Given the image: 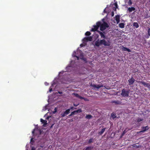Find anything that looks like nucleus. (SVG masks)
I'll return each instance as SVG.
<instances>
[{
    "label": "nucleus",
    "instance_id": "obj_1",
    "mask_svg": "<svg viewBox=\"0 0 150 150\" xmlns=\"http://www.w3.org/2000/svg\"><path fill=\"white\" fill-rule=\"evenodd\" d=\"M100 26V30L101 31L105 30L108 27V25L106 23L104 22L101 24L100 22H98L97 23L96 25L93 26L94 28H92L91 31H97Z\"/></svg>",
    "mask_w": 150,
    "mask_h": 150
},
{
    "label": "nucleus",
    "instance_id": "obj_2",
    "mask_svg": "<svg viewBox=\"0 0 150 150\" xmlns=\"http://www.w3.org/2000/svg\"><path fill=\"white\" fill-rule=\"evenodd\" d=\"M72 56L73 57H76L77 60H78L79 57H80L81 59H83L84 61L86 60V59L83 58V54L81 51L79 50V49H77L76 52L75 51L74 52Z\"/></svg>",
    "mask_w": 150,
    "mask_h": 150
},
{
    "label": "nucleus",
    "instance_id": "obj_3",
    "mask_svg": "<svg viewBox=\"0 0 150 150\" xmlns=\"http://www.w3.org/2000/svg\"><path fill=\"white\" fill-rule=\"evenodd\" d=\"M129 93V90H127L125 89H123L122 90L121 95L123 97H128Z\"/></svg>",
    "mask_w": 150,
    "mask_h": 150
},
{
    "label": "nucleus",
    "instance_id": "obj_4",
    "mask_svg": "<svg viewBox=\"0 0 150 150\" xmlns=\"http://www.w3.org/2000/svg\"><path fill=\"white\" fill-rule=\"evenodd\" d=\"M73 63H74V62L72 61L70 64L66 67V70L68 72L71 71L72 68L74 67V65L72 64Z\"/></svg>",
    "mask_w": 150,
    "mask_h": 150
},
{
    "label": "nucleus",
    "instance_id": "obj_5",
    "mask_svg": "<svg viewBox=\"0 0 150 150\" xmlns=\"http://www.w3.org/2000/svg\"><path fill=\"white\" fill-rule=\"evenodd\" d=\"M101 45H103L105 46H109L110 45V43L109 41H106L104 39L100 40Z\"/></svg>",
    "mask_w": 150,
    "mask_h": 150
},
{
    "label": "nucleus",
    "instance_id": "obj_6",
    "mask_svg": "<svg viewBox=\"0 0 150 150\" xmlns=\"http://www.w3.org/2000/svg\"><path fill=\"white\" fill-rule=\"evenodd\" d=\"M92 39V38L91 36L88 37H85L82 40L83 43L87 42L88 41H91Z\"/></svg>",
    "mask_w": 150,
    "mask_h": 150
},
{
    "label": "nucleus",
    "instance_id": "obj_7",
    "mask_svg": "<svg viewBox=\"0 0 150 150\" xmlns=\"http://www.w3.org/2000/svg\"><path fill=\"white\" fill-rule=\"evenodd\" d=\"M91 86L93 87L95 89H98L100 88L103 86V85L102 84L96 85L94 84H91Z\"/></svg>",
    "mask_w": 150,
    "mask_h": 150
},
{
    "label": "nucleus",
    "instance_id": "obj_8",
    "mask_svg": "<svg viewBox=\"0 0 150 150\" xmlns=\"http://www.w3.org/2000/svg\"><path fill=\"white\" fill-rule=\"evenodd\" d=\"M138 82L141 83L145 87H147L148 88H150V85H149V83H146L143 81H139Z\"/></svg>",
    "mask_w": 150,
    "mask_h": 150
},
{
    "label": "nucleus",
    "instance_id": "obj_9",
    "mask_svg": "<svg viewBox=\"0 0 150 150\" xmlns=\"http://www.w3.org/2000/svg\"><path fill=\"white\" fill-rule=\"evenodd\" d=\"M70 109H69L66 110L64 113L61 114L62 117H64L66 115L68 114L70 112Z\"/></svg>",
    "mask_w": 150,
    "mask_h": 150
},
{
    "label": "nucleus",
    "instance_id": "obj_10",
    "mask_svg": "<svg viewBox=\"0 0 150 150\" xmlns=\"http://www.w3.org/2000/svg\"><path fill=\"white\" fill-rule=\"evenodd\" d=\"M56 83L55 82V81H53V83L52 84L51 86L50 87L49 90V91L50 92H51L52 91V88L53 86H55V87H56L57 86V85H56Z\"/></svg>",
    "mask_w": 150,
    "mask_h": 150
},
{
    "label": "nucleus",
    "instance_id": "obj_11",
    "mask_svg": "<svg viewBox=\"0 0 150 150\" xmlns=\"http://www.w3.org/2000/svg\"><path fill=\"white\" fill-rule=\"evenodd\" d=\"M142 130L138 132V133H140L141 132H144L145 131L148 130L149 129V127L148 126L144 127H142Z\"/></svg>",
    "mask_w": 150,
    "mask_h": 150
},
{
    "label": "nucleus",
    "instance_id": "obj_12",
    "mask_svg": "<svg viewBox=\"0 0 150 150\" xmlns=\"http://www.w3.org/2000/svg\"><path fill=\"white\" fill-rule=\"evenodd\" d=\"M128 81L129 85H132L135 81V80L132 77L131 79H129Z\"/></svg>",
    "mask_w": 150,
    "mask_h": 150
},
{
    "label": "nucleus",
    "instance_id": "obj_13",
    "mask_svg": "<svg viewBox=\"0 0 150 150\" xmlns=\"http://www.w3.org/2000/svg\"><path fill=\"white\" fill-rule=\"evenodd\" d=\"M115 20L117 24L119 23L120 21V16L117 15L115 16Z\"/></svg>",
    "mask_w": 150,
    "mask_h": 150
},
{
    "label": "nucleus",
    "instance_id": "obj_14",
    "mask_svg": "<svg viewBox=\"0 0 150 150\" xmlns=\"http://www.w3.org/2000/svg\"><path fill=\"white\" fill-rule=\"evenodd\" d=\"M40 121L43 124V126H45L47 124V121L46 120H44L42 119H40Z\"/></svg>",
    "mask_w": 150,
    "mask_h": 150
},
{
    "label": "nucleus",
    "instance_id": "obj_15",
    "mask_svg": "<svg viewBox=\"0 0 150 150\" xmlns=\"http://www.w3.org/2000/svg\"><path fill=\"white\" fill-rule=\"evenodd\" d=\"M101 45V44L100 40L99 41L98 40L96 41L95 43V45L97 47H99L100 45Z\"/></svg>",
    "mask_w": 150,
    "mask_h": 150
},
{
    "label": "nucleus",
    "instance_id": "obj_16",
    "mask_svg": "<svg viewBox=\"0 0 150 150\" xmlns=\"http://www.w3.org/2000/svg\"><path fill=\"white\" fill-rule=\"evenodd\" d=\"M122 50L123 51H127L128 52H131V50L128 49V48H127L126 47H122Z\"/></svg>",
    "mask_w": 150,
    "mask_h": 150
},
{
    "label": "nucleus",
    "instance_id": "obj_17",
    "mask_svg": "<svg viewBox=\"0 0 150 150\" xmlns=\"http://www.w3.org/2000/svg\"><path fill=\"white\" fill-rule=\"evenodd\" d=\"M98 32L100 34V35L101 36V38H105V35L103 34V33L100 31H98Z\"/></svg>",
    "mask_w": 150,
    "mask_h": 150
},
{
    "label": "nucleus",
    "instance_id": "obj_18",
    "mask_svg": "<svg viewBox=\"0 0 150 150\" xmlns=\"http://www.w3.org/2000/svg\"><path fill=\"white\" fill-rule=\"evenodd\" d=\"M135 10V8L133 7H129L128 8V11L130 12H132V11H134Z\"/></svg>",
    "mask_w": 150,
    "mask_h": 150
},
{
    "label": "nucleus",
    "instance_id": "obj_19",
    "mask_svg": "<svg viewBox=\"0 0 150 150\" xmlns=\"http://www.w3.org/2000/svg\"><path fill=\"white\" fill-rule=\"evenodd\" d=\"M113 103H114L116 104H120L121 103V102L118 100L113 101L112 102Z\"/></svg>",
    "mask_w": 150,
    "mask_h": 150
},
{
    "label": "nucleus",
    "instance_id": "obj_20",
    "mask_svg": "<svg viewBox=\"0 0 150 150\" xmlns=\"http://www.w3.org/2000/svg\"><path fill=\"white\" fill-rule=\"evenodd\" d=\"M133 25L134 27H135L136 28H137L139 27V25L138 23L136 22H134L133 24Z\"/></svg>",
    "mask_w": 150,
    "mask_h": 150
},
{
    "label": "nucleus",
    "instance_id": "obj_21",
    "mask_svg": "<svg viewBox=\"0 0 150 150\" xmlns=\"http://www.w3.org/2000/svg\"><path fill=\"white\" fill-rule=\"evenodd\" d=\"M93 148V146H90L86 147L85 150H91Z\"/></svg>",
    "mask_w": 150,
    "mask_h": 150
},
{
    "label": "nucleus",
    "instance_id": "obj_22",
    "mask_svg": "<svg viewBox=\"0 0 150 150\" xmlns=\"http://www.w3.org/2000/svg\"><path fill=\"white\" fill-rule=\"evenodd\" d=\"M119 27L121 28H123L124 27V24L123 23H121L119 24Z\"/></svg>",
    "mask_w": 150,
    "mask_h": 150
},
{
    "label": "nucleus",
    "instance_id": "obj_23",
    "mask_svg": "<svg viewBox=\"0 0 150 150\" xmlns=\"http://www.w3.org/2000/svg\"><path fill=\"white\" fill-rule=\"evenodd\" d=\"M105 128H104L103 129L101 130L99 132V133L101 134H102L105 131Z\"/></svg>",
    "mask_w": 150,
    "mask_h": 150
},
{
    "label": "nucleus",
    "instance_id": "obj_24",
    "mask_svg": "<svg viewBox=\"0 0 150 150\" xmlns=\"http://www.w3.org/2000/svg\"><path fill=\"white\" fill-rule=\"evenodd\" d=\"M92 117V116L91 115H88L86 116V118L88 119H90Z\"/></svg>",
    "mask_w": 150,
    "mask_h": 150
},
{
    "label": "nucleus",
    "instance_id": "obj_25",
    "mask_svg": "<svg viewBox=\"0 0 150 150\" xmlns=\"http://www.w3.org/2000/svg\"><path fill=\"white\" fill-rule=\"evenodd\" d=\"M79 110L74 111L73 112H72L71 113V115H74V114L75 113V112L78 113V112L79 111Z\"/></svg>",
    "mask_w": 150,
    "mask_h": 150
},
{
    "label": "nucleus",
    "instance_id": "obj_26",
    "mask_svg": "<svg viewBox=\"0 0 150 150\" xmlns=\"http://www.w3.org/2000/svg\"><path fill=\"white\" fill-rule=\"evenodd\" d=\"M90 34V32L88 31L86 32L85 34L86 35H89Z\"/></svg>",
    "mask_w": 150,
    "mask_h": 150
},
{
    "label": "nucleus",
    "instance_id": "obj_27",
    "mask_svg": "<svg viewBox=\"0 0 150 150\" xmlns=\"http://www.w3.org/2000/svg\"><path fill=\"white\" fill-rule=\"evenodd\" d=\"M143 120V119L139 118L137 119V122H139L141 121H142Z\"/></svg>",
    "mask_w": 150,
    "mask_h": 150
},
{
    "label": "nucleus",
    "instance_id": "obj_28",
    "mask_svg": "<svg viewBox=\"0 0 150 150\" xmlns=\"http://www.w3.org/2000/svg\"><path fill=\"white\" fill-rule=\"evenodd\" d=\"M47 107L48 105H46L42 109L43 110H45L47 109H48L47 108Z\"/></svg>",
    "mask_w": 150,
    "mask_h": 150
},
{
    "label": "nucleus",
    "instance_id": "obj_29",
    "mask_svg": "<svg viewBox=\"0 0 150 150\" xmlns=\"http://www.w3.org/2000/svg\"><path fill=\"white\" fill-rule=\"evenodd\" d=\"M111 116L113 118H114L116 117L115 114L114 113H112L111 114Z\"/></svg>",
    "mask_w": 150,
    "mask_h": 150
},
{
    "label": "nucleus",
    "instance_id": "obj_30",
    "mask_svg": "<svg viewBox=\"0 0 150 150\" xmlns=\"http://www.w3.org/2000/svg\"><path fill=\"white\" fill-rule=\"evenodd\" d=\"M128 3L129 5H131V4H132V2L131 1V0H129L128 2Z\"/></svg>",
    "mask_w": 150,
    "mask_h": 150
},
{
    "label": "nucleus",
    "instance_id": "obj_31",
    "mask_svg": "<svg viewBox=\"0 0 150 150\" xmlns=\"http://www.w3.org/2000/svg\"><path fill=\"white\" fill-rule=\"evenodd\" d=\"M127 131H126V130H125L122 133L121 137L122 136H123L124 135V134Z\"/></svg>",
    "mask_w": 150,
    "mask_h": 150
},
{
    "label": "nucleus",
    "instance_id": "obj_32",
    "mask_svg": "<svg viewBox=\"0 0 150 150\" xmlns=\"http://www.w3.org/2000/svg\"><path fill=\"white\" fill-rule=\"evenodd\" d=\"M93 141V139H90L88 141V144H90L91 142H92Z\"/></svg>",
    "mask_w": 150,
    "mask_h": 150
},
{
    "label": "nucleus",
    "instance_id": "obj_33",
    "mask_svg": "<svg viewBox=\"0 0 150 150\" xmlns=\"http://www.w3.org/2000/svg\"><path fill=\"white\" fill-rule=\"evenodd\" d=\"M65 72L62 71L61 72H60L59 74V76H61L62 74H63L64 73H65Z\"/></svg>",
    "mask_w": 150,
    "mask_h": 150
},
{
    "label": "nucleus",
    "instance_id": "obj_34",
    "mask_svg": "<svg viewBox=\"0 0 150 150\" xmlns=\"http://www.w3.org/2000/svg\"><path fill=\"white\" fill-rule=\"evenodd\" d=\"M61 82L62 83H68V82L67 81H66L65 82L63 81H61Z\"/></svg>",
    "mask_w": 150,
    "mask_h": 150
},
{
    "label": "nucleus",
    "instance_id": "obj_35",
    "mask_svg": "<svg viewBox=\"0 0 150 150\" xmlns=\"http://www.w3.org/2000/svg\"><path fill=\"white\" fill-rule=\"evenodd\" d=\"M75 96L76 97L79 98L80 97V96L78 94H75Z\"/></svg>",
    "mask_w": 150,
    "mask_h": 150
},
{
    "label": "nucleus",
    "instance_id": "obj_36",
    "mask_svg": "<svg viewBox=\"0 0 150 150\" xmlns=\"http://www.w3.org/2000/svg\"><path fill=\"white\" fill-rule=\"evenodd\" d=\"M57 111V109L56 108H55L54 109V112H53V113H54Z\"/></svg>",
    "mask_w": 150,
    "mask_h": 150
},
{
    "label": "nucleus",
    "instance_id": "obj_37",
    "mask_svg": "<svg viewBox=\"0 0 150 150\" xmlns=\"http://www.w3.org/2000/svg\"><path fill=\"white\" fill-rule=\"evenodd\" d=\"M148 33L149 35H150V28H149V30H148Z\"/></svg>",
    "mask_w": 150,
    "mask_h": 150
},
{
    "label": "nucleus",
    "instance_id": "obj_38",
    "mask_svg": "<svg viewBox=\"0 0 150 150\" xmlns=\"http://www.w3.org/2000/svg\"><path fill=\"white\" fill-rule=\"evenodd\" d=\"M35 149H36L34 147H32L31 148V150H35Z\"/></svg>",
    "mask_w": 150,
    "mask_h": 150
},
{
    "label": "nucleus",
    "instance_id": "obj_39",
    "mask_svg": "<svg viewBox=\"0 0 150 150\" xmlns=\"http://www.w3.org/2000/svg\"><path fill=\"white\" fill-rule=\"evenodd\" d=\"M79 98L81 99H84V98L82 97H81L80 96V97H79Z\"/></svg>",
    "mask_w": 150,
    "mask_h": 150
},
{
    "label": "nucleus",
    "instance_id": "obj_40",
    "mask_svg": "<svg viewBox=\"0 0 150 150\" xmlns=\"http://www.w3.org/2000/svg\"><path fill=\"white\" fill-rule=\"evenodd\" d=\"M45 84L46 86L48 85V83L46 82H45Z\"/></svg>",
    "mask_w": 150,
    "mask_h": 150
},
{
    "label": "nucleus",
    "instance_id": "obj_41",
    "mask_svg": "<svg viewBox=\"0 0 150 150\" xmlns=\"http://www.w3.org/2000/svg\"><path fill=\"white\" fill-rule=\"evenodd\" d=\"M58 93L60 94H61L63 93V92L62 91H58Z\"/></svg>",
    "mask_w": 150,
    "mask_h": 150
},
{
    "label": "nucleus",
    "instance_id": "obj_42",
    "mask_svg": "<svg viewBox=\"0 0 150 150\" xmlns=\"http://www.w3.org/2000/svg\"><path fill=\"white\" fill-rule=\"evenodd\" d=\"M33 140V138H32L31 139V140H30V143L32 144V140Z\"/></svg>",
    "mask_w": 150,
    "mask_h": 150
},
{
    "label": "nucleus",
    "instance_id": "obj_43",
    "mask_svg": "<svg viewBox=\"0 0 150 150\" xmlns=\"http://www.w3.org/2000/svg\"><path fill=\"white\" fill-rule=\"evenodd\" d=\"M105 9H106V8H105V9L104 10V13H106V12L105 11Z\"/></svg>",
    "mask_w": 150,
    "mask_h": 150
},
{
    "label": "nucleus",
    "instance_id": "obj_44",
    "mask_svg": "<svg viewBox=\"0 0 150 150\" xmlns=\"http://www.w3.org/2000/svg\"><path fill=\"white\" fill-rule=\"evenodd\" d=\"M80 45L81 47H82L83 46V44H81Z\"/></svg>",
    "mask_w": 150,
    "mask_h": 150
},
{
    "label": "nucleus",
    "instance_id": "obj_45",
    "mask_svg": "<svg viewBox=\"0 0 150 150\" xmlns=\"http://www.w3.org/2000/svg\"><path fill=\"white\" fill-rule=\"evenodd\" d=\"M35 129H34L33 130V131H32V133H33H33H34V131H35Z\"/></svg>",
    "mask_w": 150,
    "mask_h": 150
},
{
    "label": "nucleus",
    "instance_id": "obj_46",
    "mask_svg": "<svg viewBox=\"0 0 150 150\" xmlns=\"http://www.w3.org/2000/svg\"><path fill=\"white\" fill-rule=\"evenodd\" d=\"M77 105H75V104H74V105L75 106H77Z\"/></svg>",
    "mask_w": 150,
    "mask_h": 150
},
{
    "label": "nucleus",
    "instance_id": "obj_47",
    "mask_svg": "<svg viewBox=\"0 0 150 150\" xmlns=\"http://www.w3.org/2000/svg\"><path fill=\"white\" fill-rule=\"evenodd\" d=\"M115 6H117V4H116V3H115Z\"/></svg>",
    "mask_w": 150,
    "mask_h": 150
},
{
    "label": "nucleus",
    "instance_id": "obj_48",
    "mask_svg": "<svg viewBox=\"0 0 150 150\" xmlns=\"http://www.w3.org/2000/svg\"><path fill=\"white\" fill-rule=\"evenodd\" d=\"M73 107H71V109H73Z\"/></svg>",
    "mask_w": 150,
    "mask_h": 150
},
{
    "label": "nucleus",
    "instance_id": "obj_49",
    "mask_svg": "<svg viewBox=\"0 0 150 150\" xmlns=\"http://www.w3.org/2000/svg\"><path fill=\"white\" fill-rule=\"evenodd\" d=\"M71 115V114H70L69 115L70 116H71V115Z\"/></svg>",
    "mask_w": 150,
    "mask_h": 150
},
{
    "label": "nucleus",
    "instance_id": "obj_50",
    "mask_svg": "<svg viewBox=\"0 0 150 150\" xmlns=\"http://www.w3.org/2000/svg\"><path fill=\"white\" fill-rule=\"evenodd\" d=\"M53 125H52L51 127H52Z\"/></svg>",
    "mask_w": 150,
    "mask_h": 150
},
{
    "label": "nucleus",
    "instance_id": "obj_51",
    "mask_svg": "<svg viewBox=\"0 0 150 150\" xmlns=\"http://www.w3.org/2000/svg\"><path fill=\"white\" fill-rule=\"evenodd\" d=\"M41 147L42 148V147H43V146H41Z\"/></svg>",
    "mask_w": 150,
    "mask_h": 150
},
{
    "label": "nucleus",
    "instance_id": "obj_52",
    "mask_svg": "<svg viewBox=\"0 0 150 150\" xmlns=\"http://www.w3.org/2000/svg\"><path fill=\"white\" fill-rule=\"evenodd\" d=\"M113 16V14H112V16Z\"/></svg>",
    "mask_w": 150,
    "mask_h": 150
},
{
    "label": "nucleus",
    "instance_id": "obj_53",
    "mask_svg": "<svg viewBox=\"0 0 150 150\" xmlns=\"http://www.w3.org/2000/svg\"><path fill=\"white\" fill-rule=\"evenodd\" d=\"M150 1V0H149Z\"/></svg>",
    "mask_w": 150,
    "mask_h": 150
}]
</instances>
